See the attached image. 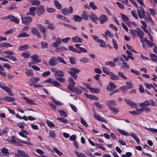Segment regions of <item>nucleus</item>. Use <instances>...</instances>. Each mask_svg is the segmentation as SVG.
<instances>
[{
  "label": "nucleus",
  "mask_w": 157,
  "mask_h": 157,
  "mask_svg": "<svg viewBox=\"0 0 157 157\" xmlns=\"http://www.w3.org/2000/svg\"><path fill=\"white\" fill-rule=\"evenodd\" d=\"M105 64L106 65L110 66L111 67H115V64L112 61H107L105 63Z\"/></svg>",
  "instance_id": "50"
},
{
  "label": "nucleus",
  "mask_w": 157,
  "mask_h": 157,
  "mask_svg": "<svg viewBox=\"0 0 157 157\" xmlns=\"http://www.w3.org/2000/svg\"><path fill=\"white\" fill-rule=\"evenodd\" d=\"M29 45L26 44L20 46L18 49L19 50L24 51L28 49L29 48Z\"/></svg>",
  "instance_id": "23"
},
{
  "label": "nucleus",
  "mask_w": 157,
  "mask_h": 157,
  "mask_svg": "<svg viewBox=\"0 0 157 157\" xmlns=\"http://www.w3.org/2000/svg\"><path fill=\"white\" fill-rule=\"evenodd\" d=\"M0 100H5L8 102H12L14 101L15 100L13 98L9 96H5L3 98H0Z\"/></svg>",
  "instance_id": "12"
},
{
  "label": "nucleus",
  "mask_w": 157,
  "mask_h": 157,
  "mask_svg": "<svg viewBox=\"0 0 157 157\" xmlns=\"http://www.w3.org/2000/svg\"><path fill=\"white\" fill-rule=\"evenodd\" d=\"M137 29H138V30H136V33H137V34L140 37V39L142 40L143 38L144 33L140 29L137 28Z\"/></svg>",
  "instance_id": "17"
},
{
  "label": "nucleus",
  "mask_w": 157,
  "mask_h": 157,
  "mask_svg": "<svg viewBox=\"0 0 157 157\" xmlns=\"http://www.w3.org/2000/svg\"><path fill=\"white\" fill-rule=\"evenodd\" d=\"M105 34H106V36L108 35L110 37H113L114 36L112 34H111V32L108 30H107L105 32Z\"/></svg>",
  "instance_id": "49"
},
{
  "label": "nucleus",
  "mask_w": 157,
  "mask_h": 157,
  "mask_svg": "<svg viewBox=\"0 0 157 157\" xmlns=\"http://www.w3.org/2000/svg\"><path fill=\"white\" fill-rule=\"evenodd\" d=\"M121 89L122 90V92L124 94L126 93L128 91V89L125 86L121 87Z\"/></svg>",
  "instance_id": "64"
},
{
  "label": "nucleus",
  "mask_w": 157,
  "mask_h": 157,
  "mask_svg": "<svg viewBox=\"0 0 157 157\" xmlns=\"http://www.w3.org/2000/svg\"><path fill=\"white\" fill-rule=\"evenodd\" d=\"M49 136L51 137L53 139H54L56 133L54 131H51L49 132Z\"/></svg>",
  "instance_id": "47"
},
{
  "label": "nucleus",
  "mask_w": 157,
  "mask_h": 157,
  "mask_svg": "<svg viewBox=\"0 0 157 157\" xmlns=\"http://www.w3.org/2000/svg\"><path fill=\"white\" fill-rule=\"evenodd\" d=\"M73 18L74 21L76 22H80L81 21L82 18L78 15H75L74 16Z\"/></svg>",
  "instance_id": "30"
},
{
  "label": "nucleus",
  "mask_w": 157,
  "mask_h": 157,
  "mask_svg": "<svg viewBox=\"0 0 157 157\" xmlns=\"http://www.w3.org/2000/svg\"><path fill=\"white\" fill-rule=\"evenodd\" d=\"M96 145L98 148H99L103 151L105 150V147L104 146H102L101 144H96Z\"/></svg>",
  "instance_id": "63"
},
{
  "label": "nucleus",
  "mask_w": 157,
  "mask_h": 157,
  "mask_svg": "<svg viewBox=\"0 0 157 157\" xmlns=\"http://www.w3.org/2000/svg\"><path fill=\"white\" fill-rule=\"evenodd\" d=\"M117 130L120 134L123 136H128L129 135V134L128 133L123 130L120 129H117Z\"/></svg>",
  "instance_id": "31"
},
{
  "label": "nucleus",
  "mask_w": 157,
  "mask_h": 157,
  "mask_svg": "<svg viewBox=\"0 0 157 157\" xmlns=\"http://www.w3.org/2000/svg\"><path fill=\"white\" fill-rule=\"evenodd\" d=\"M46 123L48 126L50 127H52L55 125L54 124L53 122H52L49 120L46 121Z\"/></svg>",
  "instance_id": "56"
},
{
  "label": "nucleus",
  "mask_w": 157,
  "mask_h": 157,
  "mask_svg": "<svg viewBox=\"0 0 157 157\" xmlns=\"http://www.w3.org/2000/svg\"><path fill=\"white\" fill-rule=\"evenodd\" d=\"M89 5L90 6L93 10H96L97 9V6L95 5V4L93 2H90Z\"/></svg>",
  "instance_id": "58"
},
{
  "label": "nucleus",
  "mask_w": 157,
  "mask_h": 157,
  "mask_svg": "<svg viewBox=\"0 0 157 157\" xmlns=\"http://www.w3.org/2000/svg\"><path fill=\"white\" fill-rule=\"evenodd\" d=\"M62 43L61 39L59 38L56 39V41L54 42L52 44V47L56 48L60 44Z\"/></svg>",
  "instance_id": "13"
},
{
  "label": "nucleus",
  "mask_w": 157,
  "mask_h": 157,
  "mask_svg": "<svg viewBox=\"0 0 157 157\" xmlns=\"http://www.w3.org/2000/svg\"><path fill=\"white\" fill-rule=\"evenodd\" d=\"M110 109L112 111V112L114 114H117L119 112V110L116 108H110Z\"/></svg>",
  "instance_id": "62"
},
{
  "label": "nucleus",
  "mask_w": 157,
  "mask_h": 157,
  "mask_svg": "<svg viewBox=\"0 0 157 157\" xmlns=\"http://www.w3.org/2000/svg\"><path fill=\"white\" fill-rule=\"evenodd\" d=\"M84 94L88 98L90 99H94L96 100H98V98L96 96L89 94L86 93H85Z\"/></svg>",
  "instance_id": "18"
},
{
  "label": "nucleus",
  "mask_w": 157,
  "mask_h": 157,
  "mask_svg": "<svg viewBox=\"0 0 157 157\" xmlns=\"http://www.w3.org/2000/svg\"><path fill=\"white\" fill-rule=\"evenodd\" d=\"M31 2L33 5H39L40 4V1L39 0H33Z\"/></svg>",
  "instance_id": "38"
},
{
  "label": "nucleus",
  "mask_w": 157,
  "mask_h": 157,
  "mask_svg": "<svg viewBox=\"0 0 157 157\" xmlns=\"http://www.w3.org/2000/svg\"><path fill=\"white\" fill-rule=\"evenodd\" d=\"M142 112V109H137L136 111H129V113L133 115H135L141 113Z\"/></svg>",
  "instance_id": "19"
},
{
  "label": "nucleus",
  "mask_w": 157,
  "mask_h": 157,
  "mask_svg": "<svg viewBox=\"0 0 157 157\" xmlns=\"http://www.w3.org/2000/svg\"><path fill=\"white\" fill-rule=\"evenodd\" d=\"M151 59L152 61L157 62V56L155 54H150Z\"/></svg>",
  "instance_id": "32"
},
{
  "label": "nucleus",
  "mask_w": 157,
  "mask_h": 157,
  "mask_svg": "<svg viewBox=\"0 0 157 157\" xmlns=\"http://www.w3.org/2000/svg\"><path fill=\"white\" fill-rule=\"evenodd\" d=\"M109 75L110 76V78L112 79L115 80H118L119 79L118 76L115 75L113 73L111 72L109 73Z\"/></svg>",
  "instance_id": "24"
},
{
  "label": "nucleus",
  "mask_w": 157,
  "mask_h": 157,
  "mask_svg": "<svg viewBox=\"0 0 157 157\" xmlns=\"http://www.w3.org/2000/svg\"><path fill=\"white\" fill-rule=\"evenodd\" d=\"M118 75L119 76L122 77L124 79H127V78L122 72L121 71H119L118 72Z\"/></svg>",
  "instance_id": "59"
},
{
  "label": "nucleus",
  "mask_w": 157,
  "mask_h": 157,
  "mask_svg": "<svg viewBox=\"0 0 157 157\" xmlns=\"http://www.w3.org/2000/svg\"><path fill=\"white\" fill-rule=\"evenodd\" d=\"M52 84L56 87H58L61 86L59 82L54 80L53 81Z\"/></svg>",
  "instance_id": "52"
},
{
  "label": "nucleus",
  "mask_w": 157,
  "mask_h": 157,
  "mask_svg": "<svg viewBox=\"0 0 157 157\" xmlns=\"http://www.w3.org/2000/svg\"><path fill=\"white\" fill-rule=\"evenodd\" d=\"M21 55L24 58H27L30 55V53L28 51H25L23 52L21 54Z\"/></svg>",
  "instance_id": "33"
},
{
  "label": "nucleus",
  "mask_w": 157,
  "mask_h": 157,
  "mask_svg": "<svg viewBox=\"0 0 157 157\" xmlns=\"http://www.w3.org/2000/svg\"><path fill=\"white\" fill-rule=\"evenodd\" d=\"M32 59L36 63H39L40 62L41 60L40 59H38L39 58V56L37 55H34L31 56Z\"/></svg>",
  "instance_id": "22"
},
{
  "label": "nucleus",
  "mask_w": 157,
  "mask_h": 157,
  "mask_svg": "<svg viewBox=\"0 0 157 157\" xmlns=\"http://www.w3.org/2000/svg\"><path fill=\"white\" fill-rule=\"evenodd\" d=\"M129 27L132 28V26H134L136 27V23L133 22H130L129 21L126 24Z\"/></svg>",
  "instance_id": "39"
},
{
  "label": "nucleus",
  "mask_w": 157,
  "mask_h": 157,
  "mask_svg": "<svg viewBox=\"0 0 157 157\" xmlns=\"http://www.w3.org/2000/svg\"><path fill=\"white\" fill-rule=\"evenodd\" d=\"M112 42L113 45V46L115 49L117 50L118 49V47L117 43L115 40L114 39L112 40Z\"/></svg>",
  "instance_id": "57"
},
{
  "label": "nucleus",
  "mask_w": 157,
  "mask_h": 157,
  "mask_svg": "<svg viewBox=\"0 0 157 157\" xmlns=\"http://www.w3.org/2000/svg\"><path fill=\"white\" fill-rule=\"evenodd\" d=\"M7 140L10 143L13 144L16 141V138L14 136H13L11 138H9V140Z\"/></svg>",
  "instance_id": "41"
},
{
  "label": "nucleus",
  "mask_w": 157,
  "mask_h": 157,
  "mask_svg": "<svg viewBox=\"0 0 157 157\" xmlns=\"http://www.w3.org/2000/svg\"><path fill=\"white\" fill-rule=\"evenodd\" d=\"M87 87L91 92L97 93H98L100 92V90L99 89L97 88H91L88 86H87Z\"/></svg>",
  "instance_id": "27"
},
{
  "label": "nucleus",
  "mask_w": 157,
  "mask_h": 157,
  "mask_svg": "<svg viewBox=\"0 0 157 157\" xmlns=\"http://www.w3.org/2000/svg\"><path fill=\"white\" fill-rule=\"evenodd\" d=\"M31 30V32L33 34L37 36L39 38H41V36L40 33L36 28H33Z\"/></svg>",
  "instance_id": "8"
},
{
  "label": "nucleus",
  "mask_w": 157,
  "mask_h": 157,
  "mask_svg": "<svg viewBox=\"0 0 157 157\" xmlns=\"http://www.w3.org/2000/svg\"><path fill=\"white\" fill-rule=\"evenodd\" d=\"M106 104L108 107L110 109V108H112V106L116 105V102L113 100H110L106 102Z\"/></svg>",
  "instance_id": "15"
},
{
  "label": "nucleus",
  "mask_w": 157,
  "mask_h": 157,
  "mask_svg": "<svg viewBox=\"0 0 157 157\" xmlns=\"http://www.w3.org/2000/svg\"><path fill=\"white\" fill-rule=\"evenodd\" d=\"M144 85H145L146 87L148 89H151V87L153 88V89L154 88V86L152 84H149L147 82H145L144 83Z\"/></svg>",
  "instance_id": "54"
},
{
  "label": "nucleus",
  "mask_w": 157,
  "mask_h": 157,
  "mask_svg": "<svg viewBox=\"0 0 157 157\" xmlns=\"http://www.w3.org/2000/svg\"><path fill=\"white\" fill-rule=\"evenodd\" d=\"M29 35L25 32H22L20 33L18 35V36L19 37H29Z\"/></svg>",
  "instance_id": "37"
},
{
  "label": "nucleus",
  "mask_w": 157,
  "mask_h": 157,
  "mask_svg": "<svg viewBox=\"0 0 157 157\" xmlns=\"http://www.w3.org/2000/svg\"><path fill=\"white\" fill-rule=\"evenodd\" d=\"M130 136L132 137L136 141L137 144H139L140 143V140L138 138H137L136 135V134L133 133L131 132L130 134Z\"/></svg>",
  "instance_id": "28"
},
{
  "label": "nucleus",
  "mask_w": 157,
  "mask_h": 157,
  "mask_svg": "<svg viewBox=\"0 0 157 157\" xmlns=\"http://www.w3.org/2000/svg\"><path fill=\"white\" fill-rule=\"evenodd\" d=\"M75 152L78 157H87L85 154L82 153H79L77 151H75Z\"/></svg>",
  "instance_id": "35"
},
{
  "label": "nucleus",
  "mask_w": 157,
  "mask_h": 157,
  "mask_svg": "<svg viewBox=\"0 0 157 157\" xmlns=\"http://www.w3.org/2000/svg\"><path fill=\"white\" fill-rule=\"evenodd\" d=\"M57 59H58V61L62 63H63L65 64H67L65 62L62 57L58 56L57 57Z\"/></svg>",
  "instance_id": "48"
},
{
  "label": "nucleus",
  "mask_w": 157,
  "mask_h": 157,
  "mask_svg": "<svg viewBox=\"0 0 157 157\" xmlns=\"http://www.w3.org/2000/svg\"><path fill=\"white\" fill-rule=\"evenodd\" d=\"M22 23L25 25L29 24L32 21V19L29 17H24L21 18Z\"/></svg>",
  "instance_id": "5"
},
{
  "label": "nucleus",
  "mask_w": 157,
  "mask_h": 157,
  "mask_svg": "<svg viewBox=\"0 0 157 157\" xmlns=\"http://www.w3.org/2000/svg\"><path fill=\"white\" fill-rule=\"evenodd\" d=\"M89 17L93 22L96 23H97L96 20H99V18L97 17L96 16L92 13L89 15Z\"/></svg>",
  "instance_id": "11"
},
{
  "label": "nucleus",
  "mask_w": 157,
  "mask_h": 157,
  "mask_svg": "<svg viewBox=\"0 0 157 157\" xmlns=\"http://www.w3.org/2000/svg\"><path fill=\"white\" fill-rule=\"evenodd\" d=\"M125 100L126 103L131 107H136L137 106V104L133 101L130 100H127L126 99H125Z\"/></svg>",
  "instance_id": "6"
},
{
  "label": "nucleus",
  "mask_w": 157,
  "mask_h": 157,
  "mask_svg": "<svg viewBox=\"0 0 157 157\" xmlns=\"http://www.w3.org/2000/svg\"><path fill=\"white\" fill-rule=\"evenodd\" d=\"M23 98L25 100L26 102L28 103L31 105H35L36 104L34 103L33 100L29 99L26 97H24Z\"/></svg>",
  "instance_id": "25"
},
{
  "label": "nucleus",
  "mask_w": 157,
  "mask_h": 157,
  "mask_svg": "<svg viewBox=\"0 0 157 157\" xmlns=\"http://www.w3.org/2000/svg\"><path fill=\"white\" fill-rule=\"evenodd\" d=\"M54 4L58 10L61 9L62 6L59 2L56 0H55L54 1Z\"/></svg>",
  "instance_id": "29"
},
{
  "label": "nucleus",
  "mask_w": 157,
  "mask_h": 157,
  "mask_svg": "<svg viewBox=\"0 0 157 157\" xmlns=\"http://www.w3.org/2000/svg\"><path fill=\"white\" fill-rule=\"evenodd\" d=\"M63 50H66V48L62 46H59L58 48H56L55 51L56 52H59Z\"/></svg>",
  "instance_id": "45"
},
{
  "label": "nucleus",
  "mask_w": 157,
  "mask_h": 157,
  "mask_svg": "<svg viewBox=\"0 0 157 157\" xmlns=\"http://www.w3.org/2000/svg\"><path fill=\"white\" fill-rule=\"evenodd\" d=\"M136 30H132L131 29L129 30V33L132 35L133 37L136 36Z\"/></svg>",
  "instance_id": "55"
},
{
  "label": "nucleus",
  "mask_w": 157,
  "mask_h": 157,
  "mask_svg": "<svg viewBox=\"0 0 157 157\" xmlns=\"http://www.w3.org/2000/svg\"><path fill=\"white\" fill-rule=\"evenodd\" d=\"M55 57H52L50 58L49 61V63L50 66H53L57 64V62Z\"/></svg>",
  "instance_id": "9"
},
{
  "label": "nucleus",
  "mask_w": 157,
  "mask_h": 157,
  "mask_svg": "<svg viewBox=\"0 0 157 157\" xmlns=\"http://www.w3.org/2000/svg\"><path fill=\"white\" fill-rule=\"evenodd\" d=\"M116 87V86L112 82H110L109 85L108 86L106 87V89L108 90L111 91L114 90Z\"/></svg>",
  "instance_id": "10"
},
{
  "label": "nucleus",
  "mask_w": 157,
  "mask_h": 157,
  "mask_svg": "<svg viewBox=\"0 0 157 157\" xmlns=\"http://www.w3.org/2000/svg\"><path fill=\"white\" fill-rule=\"evenodd\" d=\"M87 15V13L85 11H83V13L81 15L82 19H84L85 20H87L88 19Z\"/></svg>",
  "instance_id": "42"
},
{
  "label": "nucleus",
  "mask_w": 157,
  "mask_h": 157,
  "mask_svg": "<svg viewBox=\"0 0 157 157\" xmlns=\"http://www.w3.org/2000/svg\"><path fill=\"white\" fill-rule=\"evenodd\" d=\"M59 77H57L56 78V79L58 81L62 82V83H64L65 81V79L64 78Z\"/></svg>",
  "instance_id": "60"
},
{
  "label": "nucleus",
  "mask_w": 157,
  "mask_h": 157,
  "mask_svg": "<svg viewBox=\"0 0 157 157\" xmlns=\"http://www.w3.org/2000/svg\"><path fill=\"white\" fill-rule=\"evenodd\" d=\"M107 17L104 14H101L99 18L101 24H102L105 23L107 20Z\"/></svg>",
  "instance_id": "14"
},
{
  "label": "nucleus",
  "mask_w": 157,
  "mask_h": 157,
  "mask_svg": "<svg viewBox=\"0 0 157 157\" xmlns=\"http://www.w3.org/2000/svg\"><path fill=\"white\" fill-rule=\"evenodd\" d=\"M102 70L103 72L106 73L108 75H109V73L111 72L108 69L104 67H102Z\"/></svg>",
  "instance_id": "43"
},
{
  "label": "nucleus",
  "mask_w": 157,
  "mask_h": 157,
  "mask_svg": "<svg viewBox=\"0 0 157 157\" xmlns=\"http://www.w3.org/2000/svg\"><path fill=\"white\" fill-rule=\"evenodd\" d=\"M73 11L72 7L70 6L69 8H63L61 11L62 14L64 15H68L71 13Z\"/></svg>",
  "instance_id": "3"
},
{
  "label": "nucleus",
  "mask_w": 157,
  "mask_h": 157,
  "mask_svg": "<svg viewBox=\"0 0 157 157\" xmlns=\"http://www.w3.org/2000/svg\"><path fill=\"white\" fill-rule=\"evenodd\" d=\"M37 27L39 30L43 33L46 32V29L45 27L42 25L39 24L37 25Z\"/></svg>",
  "instance_id": "20"
},
{
  "label": "nucleus",
  "mask_w": 157,
  "mask_h": 157,
  "mask_svg": "<svg viewBox=\"0 0 157 157\" xmlns=\"http://www.w3.org/2000/svg\"><path fill=\"white\" fill-rule=\"evenodd\" d=\"M126 52L128 54V57L132 60L134 59V58L132 56V54L130 51L127 50L126 51Z\"/></svg>",
  "instance_id": "46"
},
{
  "label": "nucleus",
  "mask_w": 157,
  "mask_h": 157,
  "mask_svg": "<svg viewBox=\"0 0 157 157\" xmlns=\"http://www.w3.org/2000/svg\"><path fill=\"white\" fill-rule=\"evenodd\" d=\"M54 75L55 76H57L63 77L64 76L63 72L61 70L57 71Z\"/></svg>",
  "instance_id": "26"
},
{
  "label": "nucleus",
  "mask_w": 157,
  "mask_h": 157,
  "mask_svg": "<svg viewBox=\"0 0 157 157\" xmlns=\"http://www.w3.org/2000/svg\"><path fill=\"white\" fill-rule=\"evenodd\" d=\"M39 80V78H33L29 79V81L30 82L33 83L34 82H38Z\"/></svg>",
  "instance_id": "36"
},
{
  "label": "nucleus",
  "mask_w": 157,
  "mask_h": 157,
  "mask_svg": "<svg viewBox=\"0 0 157 157\" xmlns=\"http://www.w3.org/2000/svg\"><path fill=\"white\" fill-rule=\"evenodd\" d=\"M73 92L79 94H81L82 91L80 89L77 87H76L74 88Z\"/></svg>",
  "instance_id": "51"
},
{
  "label": "nucleus",
  "mask_w": 157,
  "mask_h": 157,
  "mask_svg": "<svg viewBox=\"0 0 157 157\" xmlns=\"http://www.w3.org/2000/svg\"><path fill=\"white\" fill-rule=\"evenodd\" d=\"M9 19L11 21L17 24H18L19 23V21L18 19L14 16L11 15H9Z\"/></svg>",
  "instance_id": "7"
},
{
  "label": "nucleus",
  "mask_w": 157,
  "mask_h": 157,
  "mask_svg": "<svg viewBox=\"0 0 157 157\" xmlns=\"http://www.w3.org/2000/svg\"><path fill=\"white\" fill-rule=\"evenodd\" d=\"M137 13L140 19L145 18L146 15L144 10L142 7H139V9L137 10Z\"/></svg>",
  "instance_id": "2"
},
{
  "label": "nucleus",
  "mask_w": 157,
  "mask_h": 157,
  "mask_svg": "<svg viewBox=\"0 0 157 157\" xmlns=\"http://www.w3.org/2000/svg\"><path fill=\"white\" fill-rule=\"evenodd\" d=\"M58 111L60 113V115L63 117H67V114L65 112L61 110H58Z\"/></svg>",
  "instance_id": "53"
},
{
  "label": "nucleus",
  "mask_w": 157,
  "mask_h": 157,
  "mask_svg": "<svg viewBox=\"0 0 157 157\" xmlns=\"http://www.w3.org/2000/svg\"><path fill=\"white\" fill-rule=\"evenodd\" d=\"M57 120L60 121L64 124H67L68 122V121L67 119L64 118L63 117H58L57 118Z\"/></svg>",
  "instance_id": "34"
},
{
  "label": "nucleus",
  "mask_w": 157,
  "mask_h": 157,
  "mask_svg": "<svg viewBox=\"0 0 157 157\" xmlns=\"http://www.w3.org/2000/svg\"><path fill=\"white\" fill-rule=\"evenodd\" d=\"M121 17L123 21L126 24L129 21V18L127 16L123 14L122 13H121Z\"/></svg>",
  "instance_id": "21"
},
{
  "label": "nucleus",
  "mask_w": 157,
  "mask_h": 157,
  "mask_svg": "<svg viewBox=\"0 0 157 157\" xmlns=\"http://www.w3.org/2000/svg\"><path fill=\"white\" fill-rule=\"evenodd\" d=\"M72 41L74 43H82V40L81 38H79L78 36H76L75 37H73L71 38Z\"/></svg>",
  "instance_id": "16"
},
{
  "label": "nucleus",
  "mask_w": 157,
  "mask_h": 157,
  "mask_svg": "<svg viewBox=\"0 0 157 157\" xmlns=\"http://www.w3.org/2000/svg\"><path fill=\"white\" fill-rule=\"evenodd\" d=\"M68 80L69 83L71 85L74 86L75 85V83L72 78H68Z\"/></svg>",
  "instance_id": "44"
},
{
  "label": "nucleus",
  "mask_w": 157,
  "mask_h": 157,
  "mask_svg": "<svg viewBox=\"0 0 157 157\" xmlns=\"http://www.w3.org/2000/svg\"><path fill=\"white\" fill-rule=\"evenodd\" d=\"M37 14L38 16H40L43 14L45 12V8L43 5H39L37 7Z\"/></svg>",
  "instance_id": "4"
},
{
  "label": "nucleus",
  "mask_w": 157,
  "mask_h": 157,
  "mask_svg": "<svg viewBox=\"0 0 157 157\" xmlns=\"http://www.w3.org/2000/svg\"><path fill=\"white\" fill-rule=\"evenodd\" d=\"M1 151L2 153L5 154L6 155H7L9 154L8 150L6 148H2L1 150Z\"/></svg>",
  "instance_id": "61"
},
{
  "label": "nucleus",
  "mask_w": 157,
  "mask_h": 157,
  "mask_svg": "<svg viewBox=\"0 0 157 157\" xmlns=\"http://www.w3.org/2000/svg\"><path fill=\"white\" fill-rule=\"evenodd\" d=\"M150 105V103L148 101H145L144 102L141 103L140 104V106L142 107H143L144 106L145 107V106H147Z\"/></svg>",
  "instance_id": "40"
},
{
  "label": "nucleus",
  "mask_w": 157,
  "mask_h": 157,
  "mask_svg": "<svg viewBox=\"0 0 157 157\" xmlns=\"http://www.w3.org/2000/svg\"><path fill=\"white\" fill-rule=\"evenodd\" d=\"M70 71H68V72L75 79H76L77 77V75L76 74L79 73L80 71L77 69L75 68H70Z\"/></svg>",
  "instance_id": "1"
}]
</instances>
